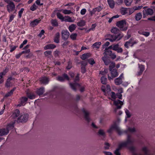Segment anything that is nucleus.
<instances>
[{"instance_id": "nucleus-1", "label": "nucleus", "mask_w": 155, "mask_h": 155, "mask_svg": "<svg viewBox=\"0 0 155 155\" xmlns=\"http://www.w3.org/2000/svg\"><path fill=\"white\" fill-rule=\"evenodd\" d=\"M114 130H115L117 131L119 135H122L124 132L121 130L120 128L117 124L116 122H114L113 124L111 125L107 131L109 134H111L112 133Z\"/></svg>"}, {"instance_id": "nucleus-2", "label": "nucleus", "mask_w": 155, "mask_h": 155, "mask_svg": "<svg viewBox=\"0 0 155 155\" xmlns=\"http://www.w3.org/2000/svg\"><path fill=\"white\" fill-rule=\"evenodd\" d=\"M123 36L122 34H119L117 35H109L107 36L108 38L106 39V40H108L111 42L118 41L120 40Z\"/></svg>"}, {"instance_id": "nucleus-3", "label": "nucleus", "mask_w": 155, "mask_h": 155, "mask_svg": "<svg viewBox=\"0 0 155 155\" xmlns=\"http://www.w3.org/2000/svg\"><path fill=\"white\" fill-rule=\"evenodd\" d=\"M79 74H78L74 79V83H70L69 85L71 89L74 91H76V88L77 87H80L81 85L80 84L76 83V82L78 81L79 80Z\"/></svg>"}, {"instance_id": "nucleus-4", "label": "nucleus", "mask_w": 155, "mask_h": 155, "mask_svg": "<svg viewBox=\"0 0 155 155\" xmlns=\"http://www.w3.org/2000/svg\"><path fill=\"white\" fill-rule=\"evenodd\" d=\"M28 115L27 114H21L15 120L17 123H25L28 120Z\"/></svg>"}, {"instance_id": "nucleus-5", "label": "nucleus", "mask_w": 155, "mask_h": 155, "mask_svg": "<svg viewBox=\"0 0 155 155\" xmlns=\"http://www.w3.org/2000/svg\"><path fill=\"white\" fill-rule=\"evenodd\" d=\"M116 25L119 27L120 30L125 31L127 29L126 26V23L125 20H121L117 22L116 23Z\"/></svg>"}, {"instance_id": "nucleus-6", "label": "nucleus", "mask_w": 155, "mask_h": 155, "mask_svg": "<svg viewBox=\"0 0 155 155\" xmlns=\"http://www.w3.org/2000/svg\"><path fill=\"white\" fill-rule=\"evenodd\" d=\"M134 140L130 136L128 135L127 136V140L126 141L122 142L120 144L123 147H127L129 144H132L134 142Z\"/></svg>"}, {"instance_id": "nucleus-7", "label": "nucleus", "mask_w": 155, "mask_h": 155, "mask_svg": "<svg viewBox=\"0 0 155 155\" xmlns=\"http://www.w3.org/2000/svg\"><path fill=\"white\" fill-rule=\"evenodd\" d=\"M153 10L150 8H145L143 11V18H145L147 15H152L153 14Z\"/></svg>"}, {"instance_id": "nucleus-8", "label": "nucleus", "mask_w": 155, "mask_h": 155, "mask_svg": "<svg viewBox=\"0 0 155 155\" xmlns=\"http://www.w3.org/2000/svg\"><path fill=\"white\" fill-rule=\"evenodd\" d=\"M114 104L116 107V108L114 110V112L116 113L117 109H120L121 108L122 105L123 104V103L122 101L117 100L114 101Z\"/></svg>"}, {"instance_id": "nucleus-9", "label": "nucleus", "mask_w": 155, "mask_h": 155, "mask_svg": "<svg viewBox=\"0 0 155 155\" xmlns=\"http://www.w3.org/2000/svg\"><path fill=\"white\" fill-rule=\"evenodd\" d=\"M7 9L9 13L12 12L15 9V5L14 3L12 2L6 5Z\"/></svg>"}, {"instance_id": "nucleus-10", "label": "nucleus", "mask_w": 155, "mask_h": 155, "mask_svg": "<svg viewBox=\"0 0 155 155\" xmlns=\"http://www.w3.org/2000/svg\"><path fill=\"white\" fill-rule=\"evenodd\" d=\"M82 111L84 113V117L85 120L87 122H90L91 120V119L90 117V113L88 111L84 109H83Z\"/></svg>"}, {"instance_id": "nucleus-11", "label": "nucleus", "mask_w": 155, "mask_h": 155, "mask_svg": "<svg viewBox=\"0 0 155 155\" xmlns=\"http://www.w3.org/2000/svg\"><path fill=\"white\" fill-rule=\"evenodd\" d=\"M110 71H111V76L110 77L108 75V79L109 80L112 79L114 78L117 77L118 75L117 70L116 69H114Z\"/></svg>"}, {"instance_id": "nucleus-12", "label": "nucleus", "mask_w": 155, "mask_h": 155, "mask_svg": "<svg viewBox=\"0 0 155 155\" xmlns=\"http://www.w3.org/2000/svg\"><path fill=\"white\" fill-rule=\"evenodd\" d=\"M62 38L64 40H67L69 37V33L67 30H64L62 31Z\"/></svg>"}, {"instance_id": "nucleus-13", "label": "nucleus", "mask_w": 155, "mask_h": 155, "mask_svg": "<svg viewBox=\"0 0 155 155\" xmlns=\"http://www.w3.org/2000/svg\"><path fill=\"white\" fill-rule=\"evenodd\" d=\"M28 98L25 97H22L20 99V102L18 105V107H21L22 106H24L26 103V102L28 101Z\"/></svg>"}, {"instance_id": "nucleus-14", "label": "nucleus", "mask_w": 155, "mask_h": 155, "mask_svg": "<svg viewBox=\"0 0 155 155\" xmlns=\"http://www.w3.org/2000/svg\"><path fill=\"white\" fill-rule=\"evenodd\" d=\"M20 115V111L18 109L16 110L11 116L12 118L14 119L12 121L16 119Z\"/></svg>"}, {"instance_id": "nucleus-15", "label": "nucleus", "mask_w": 155, "mask_h": 155, "mask_svg": "<svg viewBox=\"0 0 155 155\" xmlns=\"http://www.w3.org/2000/svg\"><path fill=\"white\" fill-rule=\"evenodd\" d=\"M65 79L68 80H69V78L67 74H64L62 76H59L57 78V80L61 82H63Z\"/></svg>"}, {"instance_id": "nucleus-16", "label": "nucleus", "mask_w": 155, "mask_h": 155, "mask_svg": "<svg viewBox=\"0 0 155 155\" xmlns=\"http://www.w3.org/2000/svg\"><path fill=\"white\" fill-rule=\"evenodd\" d=\"M103 8L101 6H99L95 8H94L90 12V13L91 15L95 14L96 12H100L102 9Z\"/></svg>"}, {"instance_id": "nucleus-17", "label": "nucleus", "mask_w": 155, "mask_h": 155, "mask_svg": "<svg viewBox=\"0 0 155 155\" xmlns=\"http://www.w3.org/2000/svg\"><path fill=\"white\" fill-rule=\"evenodd\" d=\"M113 50L117 51L118 53H121L123 51V49L119 47L118 44L113 45Z\"/></svg>"}, {"instance_id": "nucleus-18", "label": "nucleus", "mask_w": 155, "mask_h": 155, "mask_svg": "<svg viewBox=\"0 0 155 155\" xmlns=\"http://www.w3.org/2000/svg\"><path fill=\"white\" fill-rule=\"evenodd\" d=\"M64 18L63 21L66 22H73L74 21V19H72L71 17L68 15L65 16Z\"/></svg>"}, {"instance_id": "nucleus-19", "label": "nucleus", "mask_w": 155, "mask_h": 155, "mask_svg": "<svg viewBox=\"0 0 155 155\" xmlns=\"http://www.w3.org/2000/svg\"><path fill=\"white\" fill-rule=\"evenodd\" d=\"M81 64V72L83 74L86 71L85 66L87 64V63L84 61H82Z\"/></svg>"}, {"instance_id": "nucleus-20", "label": "nucleus", "mask_w": 155, "mask_h": 155, "mask_svg": "<svg viewBox=\"0 0 155 155\" xmlns=\"http://www.w3.org/2000/svg\"><path fill=\"white\" fill-rule=\"evenodd\" d=\"M56 47V46L53 44H48L44 47L45 50L53 49Z\"/></svg>"}, {"instance_id": "nucleus-21", "label": "nucleus", "mask_w": 155, "mask_h": 155, "mask_svg": "<svg viewBox=\"0 0 155 155\" xmlns=\"http://www.w3.org/2000/svg\"><path fill=\"white\" fill-rule=\"evenodd\" d=\"M14 80V78L12 77L8 78L6 81L5 86L7 87L11 86H12V83L11 82V81L13 80Z\"/></svg>"}, {"instance_id": "nucleus-22", "label": "nucleus", "mask_w": 155, "mask_h": 155, "mask_svg": "<svg viewBox=\"0 0 155 155\" xmlns=\"http://www.w3.org/2000/svg\"><path fill=\"white\" fill-rule=\"evenodd\" d=\"M8 133V130L4 128L0 129V136L7 134Z\"/></svg>"}, {"instance_id": "nucleus-23", "label": "nucleus", "mask_w": 155, "mask_h": 155, "mask_svg": "<svg viewBox=\"0 0 155 155\" xmlns=\"http://www.w3.org/2000/svg\"><path fill=\"white\" fill-rule=\"evenodd\" d=\"M39 80L41 83L44 84H47L49 81L48 78L45 77L40 78Z\"/></svg>"}, {"instance_id": "nucleus-24", "label": "nucleus", "mask_w": 155, "mask_h": 155, "mask_svg": "<svg viewBox=\"0 0 155 155\" xmlns=\"http://www.w3.org/2000/svg\"><path fill=\"white\" fill-rule=\"evenodd\" d=\"M16 121L15 120L14 121H12L11 123L9 124H8L6 127V129H7L8 130V132L10 130L12 129L14 127V124L15 123Z\"/></svg>"}, {"instance_id": "nucleus-25", "label": "nucleus", "mask_w": 155, "mask_h": 155, "mask_svg": "<svg viewBox=\"0 0 155 155\" xmlns=\"http://www.w3.org/2000/svg\"><path fill=\"white\" fill-rule=\"evenodd\" d=\"M102 59L106 65H109L110 62V60L107 57L104 56L102 58Z\"/></svg>"}, {"instance_id": "nucleus-26", "label": "nucleus", "mask_w": 155, "mask_h": 155, "mask_svg": "<svg viewBox=\"0 0 155 155\" xmlns=\"http://www.w3.org/2000/svg\"><path fill=\"white\" fill-rule=\"evenodd\" d=\"M122 78H118L114 80L115 84L116 85H119L122 84Z\"/></svg>"}, {"instance_id": "nucleus-27", "label": "nucleus", "mask_w": 155, "mask_h": 155, "mask_svg": "<svg viewBox=\"0 0 155 155\" xmlns=\"http://www.w3.org/2000/svg\"><path fill=\"white\" fill-rule=\"evenodd\" d=\"M60 37V34L58 32H57L55 35L54 38V41L57 43H58L59 42V38Z\"/></svg>"}, {"instance_id": "nucleus-28", "label": "nucleus", "mask_w": 155, "mask_h": 155, "mask_svg": "<svg viewBox=\"0 0 155 155\" xmlns=\"http://www.w3.org/2000/svg\"><path fill=\"white\" fill-rule=\"evenodd\" d=\"M123 147L120 144L119 145L118 148L115 151L114 154L116 155H120V150L121 149V148Z\"/></svg>"}, {"instance_id": "nucleus-29", "label": "nucleus", "mask_w": 155, "mask_h": 155, "mask_svg": "<svg viewBox=\"0 0 155 155\" xmlns=\"http://www.w3.org/2000/svg\"><path fill=\"white\" fill-rule=\"evenodd\" d=\"M77 26L74 24H72L70 25L68 27V29L71 32L74 31L76 29Z\"/></svg>"}, {"instance_id": "nucleus-30", "label": "nucleus", "mask_w": 155, "mask_h": 155, "mask_svg": "<svg viewBox=\"0 0 155 155\" xmlns=\"http://www.w3.org/2000/svg\"><path fill=\"white\" fill-rule=\"evenodd\" d=\"M44 88L41 87L37 90L36 93L38 95H40L42 94L44 92Z\"/></svg>"}, {"instance_id": "nucleus-31", "label": "nucleus", "mask_w": 155, "mask_h": 155, "mask_svg": "<svg viewBox=\"0 0 155 155\" xmlns=\"http://www.w3.org/2000/svg\"><path fill=\"white\" fill-rule=\"evenodd\" d=\"M131 39H130L129 41H127L124 44V46L128 48L129 47V46H132L134 44V43L133 42H131Z\"/></svg>"}, {"instance_id": "nucleus-32", "label": "nucleus", "mask_w": 155, "mask_h": 155, "mask_svg": "<svg viewBox=\"0 0 155 155\" xmlns=\"http://www.w3.org/2000/svg\"><path fill=\"white\" fill-rule=\"evenodd\" d=\"M40 20L38 19H36L32 21L31 22L30 25L32 27H34L37 25L40 22Z\"/></svg>"}, {"instance_id": "nucleus-33", "label": "nucleus", "mask_w": 155, "mask_h": 155, "mask_svg": "<svg viewBox=\"0 0 155 155\" xmlns=\"http://www.w3.org/2000/svg\"><path fill=\"white\" fill-rule=\"evenodd\" d=\"M107 2L110 7L111 8H113L115 5V3L113 0H107Z\"/></svg>"}, {"instance_id": "nucleus-34", "label": "nucleus", "mask_w": 155, "mask_h": 155, "mask_svg": "<svg viewBox=\"0 0 155 155\" xmlns=\"http://www.w3.org/2000/svg\"><path fill=\"white\" fill-rule=\"evenodd\" d=\"M16 87H14L10 91L7 93L5 95V97H7L11 96L13 94V92L16 89Z\"/></svg>"}, {"instance_id": "nucleus-35", "label": "nucleus", "mask_w": 155, "mask_h": 155, "mask_svg": "<svg viewBox=\"0 0 155 155\" xmlns=\"http://www.w3.org/2000/svg\"><path fill=\"white\" fill-rule=\"evenodd\" d=\"M104 52L103 53L104 55L110 56L112 53V51L109 50V49L106 48L104 50Z\"/></svg>"}, {"instance_id": "nucleus-36", "label": "nucleus", "mask_w": 155, "mask_h": 155, "mask_svg": "<svg viewBox=\"0 0 155 155\" xmlns=\"http://www.w3.org/2000/svg\"><path fill=\"white\" fill-rule=\"evenodd\" d=\"M62 12L65 15H69L70 14H73L71 10H68L66 9H62Z\"/></svg>"}, {"instance_id": "nucleus-37", "label": "nucleus", "mask_w": 155, "mask_h": 155, "mask_svg": "<svg viewBox=\"0 0 155 155\" xmlns=\"http://www.w3.org/2000/svg\"><path fill=\"white\" fill-rule=\"evenodd\" d=\"M135 19L136 21L140 20L142 17V15L140 12L138 13L135 16Z\"/></svg>"}, {"instance_id": "nucleus-38", "label": "nucleus", "mask_w": 155, "mask_h": 155, "mask_svg": "<svg viewBox=\"0 0 155 155\" xmlns=\"http://www.w3.org/2000/svg\"><path fill=\"white\" fill-rule=\"evenodd\" d=\"M28 97L30 99H34L35 97V94L32 93H27Z\"/></svg>"}, {"instance_id": "nucleus-39", "label": "nucleus", "mask_w": 155, "mask_h": 155, "mask_svg": "<svg viewBox=\"0 0 155 155\" xmlns=\"http://www.w3.org/2000/svg\"><path fill=\"white\" fill-rule=\"evenodd\" d=\"M98 135L104 137L106 136L104 130L102 129H100L98 132Z\"/></svg>"}, {"instance_id": "nucleus-40", "label": "nucleus", "mask_w": 155, "mask_h": 155, "mask_svg": "<svg viewBox=\"0 0 155 155\" xmlns=\"http://www.w3.org/2000/svg\"><path fill=\"white\" fill-rule=\"evenodd\" d=\"M85 23L86 22L84 21L81 20L80 21L77 22V25L78 26L82 27L85 25Z\"/></svg>"}, {"instance_id": "nucleus-41", "label": "nucleus", "mask_w": 155, "mask_h": 155, "mask_svg": "<svg viewBox=\"0 0 155 155\" xmlns=\"http://www.w3.org/2000/svg\"><path fill=\"white\" fill-rule=\"evenodd\" d=\"M90 56V53L84 54H82L81 58L83 60H85V59L88 58Z\"/></svg>"}, {"instance_id": "nucleus-42", "label": "nucleus", "mask_w": 155, "mask_h": 155, "mask_svg": "<svg viewBox=\"0 0 155 155\" xmlns=\"http://www.w3.org/2000/svg\"><path fill=\"white\" fill-rule=\"evenodd\" d=\"M101 45V42H97L94 43L92 47L93 48H100V46Z\"/></svg>"}, {"instance_id": "nucleus-43", "label": "nucleus", "mask_w": 155, "mask_h": 155, "mask_svg": "<svg viewBox=\"0 0 155 155\" xmlns=\"http://www.w3.org/2000/svg\"><path fill=\"white\" fill-rule=\"evenodd\" d=\"M136 131V129L134 127H129L127 130L125 131V132L127 133L128 132L130 133H134Z\"/></svg>"}, {"instance_id": "nucleus-44", "label": "nucleus", "mask_w": 155, "mask_h": 155, "mask_svg": "<svg viewBox=\"0 0 155 155\" xmlns=\"http://www.w3.org/2000/svg\"><path fill=\"white\" fill-rule=\"evenodd\" d=\"M138 33L141 35H143L146 37H147L150 35V33L148 32H145L142 31H138Z\"/></svg>"}, {"instance_id": "nucleus-45", "label": "nucleus", "mask_w": 155, "mask_h": 155, "mask_svg": "<svg viewBox=\"0 0 155 155\" xmlns=\"http://www.w3.org/2000/svg\"><path fill=\"white\" fill-rule=\"evenodd\" d=\"M121 13L122 15H124L127 12V8H122L120 10Z\"/></svg>"}, {"instance_id": "nucleus-46", "label": "nucleus", "mask_w": 155, "mask_h": 155, "mask_svg": "<svg viewBox=\"0 0 155 155\" xmlns=\"http://www.w3.org/2000/svg\"><path fill=\"white\" fill-rule=\"evenodd\" d=\"M7 70L6 69H5L2 72L0 73V81L2 80V79L3 77V76L5 75L6 73L7 72Z\"/></svg>"}, {"instance_id": "nucleus-47", "label": "nucleus", "mask_w": 155, "mask_h": 155, "mask_svg": "<svg viewBox=\"0 0 155 155\" xmlns=\"http://www.w3.org/2000/svg\"><path fill=\"white\" fill-rule=\"evenodd\" d=\"M101 81L103 84H105L107 83V78L103 76L101 78Z\"/></svg>"}, {"instance_id": "nucleus-48", "label": "nucleus", "mask_w": 155, "mask_h": 155, "mask_svg": "<svg viewBox=\"0 0 155 155\" xmlns=\"http://www.w3.org/2000/svg\"><path fill=\"white\" fill-rule=\"evenodd\" d=\"M57 16L58 18L63 21V19H64V17L59 12H57Z\"/></svg>"}, {"instance_id": "nucleus-49", "label": "nucleus", "mask_w": 155, "mask_h": 155, "mask_svg": "<svg viewBox=\"0 0 155 155\" xmlns=\"http://www.w3.org/2000/svg\"><path fill=\"white\" fill-rule=\"evenodd\" d=\"M77 36V34L76 33L72 34L70 36V38L73 40H75Z\"/></svg>"}, {"instance_id": "nucleus-50", "label": "nucleus", "mask_w": 155, "mask_h": 155, "mask_svg": "<svg viewBox=\"0 0 155 155\" xmlns=\"http://www.w3.org/2000/svg\"><path fill=\"white\" fill-rule=\"evenodd\" d=\"M132 1L133 0H124V2L127 6H129L130 5Z\"/></svg>"}, {"instance_id": "nucleus-51", "label": "nucleus", "mask_w": 155, "mask_h": 155, "mask_svg": "<svg viewBox=\"0 0 155 155\" xmlns=\"http://www.w3.org/2000/svg\"><path fill=\"white\" fill-rule=\"evenodd\" d=\"M106 91L108 94L109 95L111 92V88L110 86L108 84H107L106 86Z\"/></svg>"}, {"instance_id": "nucleus-52", "label": "nucleus", "mask_w": 155, "mask_h": 155, "mask_svg": "<svg viewBox=\"0 0 155 155\" xmlns=\"http://www.w3.org/2000/svg\"><path fill=\"white\" fill-rule=\"evenodd\" d=\"M110 95L111 98L113 99L112 100L115 99L116 98V94H115V93L114 92H111L110 93L109 95Z\"/></svg>"}, {"instance_id": "nucleus-53", "label": "nucleus", "mask_w": 155, "mask_h": 155, "mask_svg": "<svg viewBox=\"0 0 155 155\" xmlns=\"http://www.w3.org/2000/svg\"><path fill=\"white\" fill-rule=\"evenodd\" d=\"M138 66L139 71L143 72L145 69L144 65L143 64H138Z\"/></svg>"}, {"instance_id": "nucleus-54", "label": "nucleus", "mask_w": 155, "mask_h": 155, "mask_svg": "<svg viewBox=\"0 0 155 155\" xmlns=\"http://www.w3.org/2000/svg\"><path fill=\"white\" fill-rule=\"evenodd\" d=\"M119 31V29L116 27L113 28L111 30V32L114 34L117 33Z\"/></svg>"}, {"instance_id": "nucleus-55", "label": "nucleus", "mask_w": 155, "mask_h": 155, "mask_svg": "<svg viewBox=\"0 0 155 155\" xmlns=\"http://www.w3.org/2000/svg\"><path fill=\"white\" fill-rule=\"evenodd\" d=\"M51 22L53 26H57L58 25V22L56 19L52 20L51 21Z\"/></svg>"}, {"instance_id": "nucleus-56", "label": "nucleus", "mask_w": 155, "mask_h": 155, "mask_svg": "<svg viewBox=\"0 0 155 155\" xmlns=\"http://www.w3.org/2000/svg\"><path fill=\"white\" fill-rule=\"evenodd\" d=\"M37 7H38L36 6L35 4L34 3L31 7L30 9L32 11H34L37 9Z\"/></svg>"}, {"instance_id": "nucleus-57", "label": "nucleus", "mask_w": 155, "mask_h": 155, "mask_svg": "<svg viewBox=\"0 0 155 155\" xmlns=\"http://www.w3.org/2000/svg\"><path fill=\"white\" fill-rule=\"evenodd\" d=\"M115 64L114 62H111L109 65V70L110 71H111L112 69L115 66Z\"/></svg>"}, {"instance_id": "nucleus-58", "label": "nucleus", "mask_w": 155, "mask_h": 155, "mask_svg": "<svg viewBox=\"0 0 155 155\" xmlns=\"http://www.w3.org/2000/svg\"><path fill=\"white\" fill-rule=\"evenodd\" d=\"M24 10V9L23 8H21V9L18 12V16L19 18L21 17L22 16V14L23 13V11Z\"/></svg>"}, {"instance_id": "nucleus-59", "label": "nucleus", "mask_w": 155, "mask_h": 155, "mask_svg": "<svg viewBox=\"0 0 155 155\" xmlns=\"http://www.w3.org/2000/svg\"><path fill=\"white\" fill-rule=\"evenodd\" d=\"M52 51H47L44 52V54L46 56H48V55L51 54Z\"/></svg>"}, {"instance_id": "nucleus-60", "label": "nucleus", "mask_w": 155, "mask_h": 155, "mask_svg": "<svg viewBox=\"0 0 155 155\" xmlns=\"http://www.w3.org/2000/svg\"><path fill=\"white\" fill-rule=\"evenodd\" d=\"M108 72V70L107 69H105L104 71H101L100 72V74L103 75H106Z\"/></svg>"}, {"instance_id": "nucleus-61", "label": "nucleus", "mask_w": 155, "mask_h": 155, "mask_svg": "<svg viewBox=\"0 0 155 155\" xmlns=\"http://www.w3.org/2000/svg\"><path fill=\"white\" fill-rule=\"evenodd\" d=\"M88 62L90 64L93 65L95 63L94 60L93 58L90 59L88 60Z\"/></svg>"}, {"instance_id": "nucleus-62", "label": "nucleus", "mask_w": 155, "mask_h": 155, "mask_svg": "<svg viewBox=\"0 0 155 155\" xmlns=\"http://www.w3.org/2000/svg\"><path fill=\"white\" fill-rule=\"evenodd\" d=\"M15 16V15L13 14L9 16V19L8 20V22H10L11 21H12L13 19Z\"/></svg>"}, {"instance_id": "nucleus-63", "label": "nucleus", "mask_w": 155, "mask_h": 155, "mask_svg": "<svg viewBox=\"0 0 155 155\" xmlns=\"http://www.w3.org/2000/svg\"><path fill=\"white\" fill-rule=\"evenodd\" d=\"M125 112L127 116V117H130L131 116V115L129 111L128 110L126 109L125 111Z\"/></svg>"}, {"instance_id": "nucleus-64", "label": "nucleus", "mask_w": 155, "mask_h": 155, "mask_svg": "<svg viewBox=\"0 0 155 155\" xmlns=\"http://www.w3.org/2000/svg\"><path fill=\"white\" fill-rule=\"evenodd\" d=\"M60 53L59 51L58 50H56L54 53V54L55 57L58 56L59 54Z\"/></svg>"}]
</instances>
